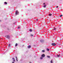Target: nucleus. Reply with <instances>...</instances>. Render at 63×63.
Segmentation results:
<instances>
[{"label": "nucleus", "mask_w": 63, "mask_h": 63, "mask_svg": "<svg viewBox=\"0 0 63 63\" xmlns=\"http://www.w3.org/2000/svg\"><path fill=\"white\" fill-rule=\"evenodd\" d=\"M6 37H7V39H10V36H9V35H6Z\"/></svg>", "instance_id": "obj_3"}, {"label": "nucleus", "mask_w": 63, "mask_h": 63, "mask_svg": "<svg viewBox=\"0 0 63 63\" xmlns=\"http://www.w3.org/2000/svg\"><path fill=\"white\" fill-rule=\"evenodd\" d=\"M28 48H30L31 47V46L29 45L28 46Z\"/></svg>", "instance_id": "obj_7"}, {"label": "nucleus", "mask_w": 63, "mask_h": 63, "mask_svg": "<svg viewBox=\"0 0 63 63\" xmlns=\"http://www.w3.org/2000/svg\"><path fill=\"white\" fill-rule=\"evenodd\" d=\"M16 61H18V60H17V59H16Z\"/></svg>", "instance_id": "obj_21"}, {"label": "nucleus", "mask_w": 63, "mask_h": 63, "mask_svg": "<svg viewBox=\"0 0 63 63\" xmlns=\"http://www.w3.org/2000/svg\"><path fill=\"white\" fill-rule=\"evenodd\" d=\"M10 45H11V44H10V43H9V45H8V47H11Z\"/></svg>", "instance_id": "obj_9"}, {"label": "nucleus", "mask_w": 63, "mask_h": 63, "mask_svg": "<svg viewBox=\"0 0 63 63\" xmlns=\"http://www.w3.org/2000/svg\"><path fill=\"white\" fill-rule=\"evenodd\" d=\"M56 29L55 28H54L53 29V30H56Z\"/></svg>", "instance_id": "obj_13"}, {"label": "nucleus", "mask_w": 63, "mask_h": 63, "mask_svg": "<svg viewBox=\"0 0 63 63\" xmlns=\"http://www.w3.org/2000/svg\"><path fill=\"white\" fill-rule=\"evenodd\" d=\"M16 57V59H17V57Z\"/></svg>", "instance_id": "obj_27"}, {"label": "nucleus", "mask_w": 63, "mask_h": 63, "mask_svg": "<svg viewBox=\"0 0 63 63\" xmlns=\"http://www.w3.org/2000/svg\"><path fill=\"white\" fill-rule=\"evenodd\" d=\"M17 45H18L16 43V44L15 46V47H17Z\"/></svg>", "instance_id": "obj_10"}, {"label": "nucleus", "mask_w": 63, "mask_h": 63, "mask_svg": "<svg viewBox=\"0 0 63 63\" xmlns=\"http://www.w3.org/2000/svg\"><path fill=\"white\" fill-rule=\"evenodd\" d=\"M49 16H52V14H49Z\"/></svg>", "instance_id": "obj_11"}, {"label": "nucleus", "mask_w": 63, "mask_h": 63, "mask_svg": "<svg viewBox=\"0 0 63 63\" xmlns=\"http://www.w3.org/2000/svg\"><path fill=\"white\" fill-rule=\"evenodd\" d=\"M46 5H45L43 7H44V8H46Z\"/></svg>", "instance_id": "obj_16"}, {"label": "nucleus", "mask_w": 63, "mask_h": 63, "mask_svg": "<svg viewBox=\"0 0 63 63\" xmlns=\"http://www.w3.org/2000/svg\"><path fill=\"white\" fill-rule=\"evenodd\" d=\"M43 4H44V5H45V3H44Z\"/></svg>", "instance_id": "obj_29"}, {"label": "nucleus", "mask_w": 63, "mask_h": 63, "mask_svg": "<svg viewBox=\"0 0 63 63\" xmlns=\"http://www.w3.org/2000/svg\"><path fill=\"white\" fill-rule=\"evenodd\" d=\"M50 62L51 63H53V62H52V61H51Z\"/></svg>", "instance_id": "obj_19"}, {"label": "nucleus", "mask_w": 63, "mask_h": 63, "mask_svg": "<svg viewBox=\"0 0 63 63\" xmlns=\"http://www.w3.org/2000/svg\"><path fill=\"white\" fill-rule=\"evenodd\" d=\"M40 59H43V57H40Z\"/></svg>", "instance_id": "obj_20"}, {"label": "nucleus", "mask_w": 63, "mask_h": 63, "mask_svg": "<svg viewBox=\"0 0 63 63\" xmlns=\"http://www.w3.org/2000/svg\"><path fill=\"white\" fill-rule=\"evenodd\" d=\"M47 51H49V49L47 48Z\"/></svg>", "instance_id": "obj_12"}, {"label": "nucleus", "mask_w": 63, "mask_h": 63, "mask_svg": "<svg viewBox=\"0 0 63 63\" xmlns=\"http://www.w3.org/2000/svg\"><path fill=\"white\" fill-rule=\"evenodd\" d=\"M45 51V50H42V52H44Z\"/></svg>", "instance_id": "obj_17"}, {"label": "nucleus", "mask_w": 63, "mask_h": 63, "mask_svg": "<svg viewBox=\"0 0 63 63\" xmlns=\"http://www.w3.org/2000/svg\"><path fill=\"white\" fill-rule=\"evenodd\" d=\"M44 42V41L43 40H41L40 41V42H41V43H43Z\"/></svg>", "instance_id": "obj_6"}, {"label": "nucleus", "mask_w": 63, "mask_h": 63, "mask_svg": "<svg viewBox=\"0 0 63 63\" xmlns=\"http://www.w3.org/2000/svg\"><path fill=\"white\" fill-rule=\"evenodd\" d=\"M4 4H7V3L6 2H4Z\"/></svg>", "instance_id": "obj_15"}, {"label": "nucleus", "mask_w": 63, "mask_h": 63, "mask_svg": "<svg viewBox=\"0 0 63 63\" xmlns=\"http://www.w3.org/2000/svg\"><path fill=\"white\" fill-rule=\"evenodd\" d=\"M19 13V12L17 10L16 11L15 14L16 15H17V14H18Z\"/></svg>", "instance_id": "obj_1"}, {"label": "nucleus", "mask_w": 63, "mask_h": 63, "mask_svg": "<svg viewBox=\"0 0 63 63\" xmlns=\"http://www.w3.org/2000/svg\"><path fill=\"white\" fill-rule=\"evenodd\" d=\"M29 31H30V32H32V30L31 29H30L29 30Z\"/></svg>", "instance_id": "obj_5"}, {"label": "nucleus", "mask_w": 63, "mask_h": 63, "mask_svg": "<svg viewBox=\"0 0 63 63\" xmlns=\"http://www.w3.org/2000/svg\"><path fill=\"white\" fill-rule=\"evenodd\" d=\"M19 28H20L19 27H18V29H19Z\"/></svg>", "instance_id": "obj_26"}, {"label": "nucleus", "mask_w": 63, "mask_h": 63, "mask_svg": "<svg viewBox=\"0 0 63 63\" xmlns=\"http://www.w3.org/2000/svg\"><path fill=\"white\" fill-rule=\"evenodd\" d=\"M47 57H48V58H50V56H48V55H47Z\"/></svg>", "instance_id": "obj_14"}, {"label": "nucleus", "mask_w": 63, "mask_h": 63, "mask_svg": "<svg viewBox=\"0 0 63 63\" xmlns=\"http://www.w3.org/2000/svg\"><path fill=\"white\" fill-rule=\"evenodd\" d=\"M42 57H45V55L43 54L42 55Z\"/></svg>", "instance_id": "obj_4"}, {"label": "nucleus", "mask_w": 63, "mask_h": 63, "mask_svg": "<svg viewBox=\"0 0 63 63\" xmlns=\"http://www.w3.org/2000/svg\"><path fill=\"white\" fill-rule=\"evenodd\" d=\"M63 16V15H61L60 16V17H61V16Z\"/></svg>", "instance_id": "obj_18"}, {"label": "nucleus", "mask_w": 63, "mask_h": 63, "mask_svg": "<svg viewBox=\"0 0 63 63\" xmlns=\"http://www.w3.org/2000/svg\"><path fill=\"white\" fill-rule=\"evenodd\" d=\"M60 17V16H59L58 17V18H59Z\"/></svg>", "instance_id": "obj_24"}, {"label": "nucleus", "mask_w": 63, "mask_h": 63, "mask_svg": "<svg viewBox=\"0 0 63 63\" xmlns=\"http://www.w3.org/2000/svg\"><path fill=\"white\" fill-rule=\"evenodd\" d=\"M31 36H33V35H31Z\"/></svg>", "instance_id": "obj_28"}, {"label": "nucleus", "mask_w": 63, "mask_h": 63, "mask_svg": "<svg viewBox=\"0 0 63 63\" xmlns=\"http://www.w3.org/2000/svg\"><path fill=\"white\" fill-rule=\"evenodd\" d=\"M51 45L52 46H56V44H55V43H52L51 44Z\"/></svg>", "instance_id": "obj_2"}, {"label": "nucleus", "mask_w": 63, "mask_h": 63, "mask_svg": "<svg viewBox=\"0 0 63 63\" xmlns=\"http://www.w3.org/2000/svg\"><path fill=\"white\" fill-rule=\"evenodd\" d=\"M59 56H60V55H58V57H59Z\"/></svg>", "instance_id": "obj_23"}, {"label": "nucleus", "mask_w": 63, "mask_h": 63, "mask_svg": "<svg viewBox=\"0 0 63 63\" xmlns=\"http://www.w3.org/2000/svg\"><path fill=\"white\" fill-rule=\"evenodd\" d=\"M36 21H38V19H36Z\"/></svg>", "instance_id": "obj_22"}, {"label": "nucleus", "mask_w": 63, "mask_h": 63, "mask_svg": "<svg viewBox=\"0 0 63 63\" xmlns=\"http://www.w3.org/2000/svg\"><path fill=\"white\" fill-rule=\"evenodd\" d=\"M12 59L13 60V61L15 62V59L14 58H13Z\"/></svg>", "instance_id": "obj_8"}, {"label": "nucleus", "mask_w": 63, "mask_h": 63, "mask_svg": "<svg viewBox=\"0 0 63 63\" xmlns=\"http://www.w3.org/2000/svg\"><path fill=\"white\" fill-rule=\"evenodd\" d=\"M58 6H57V7H56V8H58Z\"/></svg>", "instance_id": "obj_25"}, {"label": "nucleus", "mask_w": 63, "mask_h": 63, "mask_svg": "<svg viewBox=\"0 0 63 63\" xmlns=\"http://www.w3.org/2000/svg\"><path fill=\"white\" fill-rule=\"evenodd\" d=\"M29 63H31V62H30Z\"/></svg>", "instance_id": "obj_30"}]
</instances>
